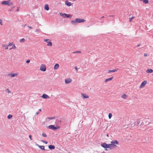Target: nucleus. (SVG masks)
Here are the masks:
<instances>
[{"label": "nucleus", "mask_w": 153, "mask_h": 153, "mask_svg": "<svg viewBox=\"0 0 153 153\" xmlns=\"http://www.w3.org/2000/svg\"><path fill=\"white\" fill-rule=\"evenodd\" d=\"M144 56H147V54L146 53H144Z\"/></svg>", "instance_id": "45"}, {"label": "nucleus", "mask_w": 153, "mask_h": 153, "mask_svg": "<svg viewBox=\"0 0 153 153\" xmlns=\"http://www.w3.org/2000/svg\"><path fill=\"white\" fill-rule=\"evenodd\" d=\"M19 8H18V7H17V9L16 10V11H19Z\"/></svg>", "instance_id": "52"}, {"label": "nucleus", "mask_w": 153, "mask_h": 153, "mask_svg": "<svg viewBox=\"0 0 153 153\" xmlns=\"http://www.w3.org/2000/svg\"><path fill=\"white\" fill-rule=\"evenodd\" d=\"M101 146L104 148L105 150H108L107 149L108 148V144L105 143H104L101 144Z\"/></svg>", "instance_id": "4"}, {"label": "nucleus", "mask_w": 153, "mask_h": 153, "mask_svg": "<svg viewBox=\"0 0 153 153\" xmlns=\"http://www.w3.org/2000/svg\"><path fill=\"white\" fill-rule=\"evenodd\" d=\"M13 8V7L12 8V9L11 10H12V9Z\"/></svg>", "instance_id": "56"}, {"label": "nucleus", "mask_w": 153, "mask_h": 153, "mask_svg": "<svg viewBox=\"0 0 153 153\" xmlns=\"http://www.w3.org/2000/svg\"><path fill=\"white\" fill-rule=\"evenodd\" d=\"M36 145L42 150H45L44 146H40L37 144H36Z\"/></svg>", "instance_id": "15"}, {"label": "nucleus", "mask_w": 153, "mask_h": 153, "mask_svg": "<svg viewBox=\"0 0 153 153\" xmlns=\"http://www.w3.org/2000/svg\"><path fill=\"white\" fill-rule=\"evenodd\" d=\"M146 72L148 73H151L153 72V70L151 69H148L146 71Z\"/></svg>", "instance_id": "20"}, {"label": "nucleus", "mask_w": 153, "mask_h": 153, "mask_svg": "<svg viewBox=\"0 0 153 153\" xmlns=\"http://www.w3.org/2000/svg\"><path fill=\"white\" fill-rule=\"evenodd\" d=\"M18 74L17 73H15L14 74H13V73H10V74H8V75L9 76H10L11 77H14L15 76H16L18 75Z\"/></svg>", "instance_id": "16"}, {"label": "nucleus", "mask_w": 153, "mask_h": 153, "mask_svg": "<svg viewBox=\"0 0 153 153\" xmlns=\"http://www.w3.org/2000/svg\"><path fill=\"white\" fill-rule=\"evenodd\" d=\"M41 97L45 99H48L50 98L49 97L48 95L45 94H43L41 96Z\"/></svg>", "instance_id": "7"}, {"label": "nucleus", "mask_w": 153, "mask_h": 153, "mask_svg": "<svg viewBox=\"0 0 153 153\" xmlns=\"http://www.w3.org/2000/svg\"><path fill=\"white\" fill-rule=\"evenodd\" d=\"M30 62V59H28L26 61V62L27 63H29Z\"/></svg>", "instance_id": "40"}, {"label": "nucleus", "mask_w": 153, "mask_h": 153, "mask_svg": "<svg viewBox=\"0 0 153 153\" xmlns=\"http://www.w3.org/2000/svg\"><path fill=\"white\" fill-rule=\"evenodd\" d=\"M71 80L70 78L66 79L65 80V82L66 84H68L71 82Z\"/></svg>", "instance_id": "12"}, {"label": "nucleus", "mask_w": 153, "mask_h": 153, "mask_svg": "<svg viewBox=\"0 0 153 153\" xmlns=\"http://www.w3.org/2000/svg\"><path fill=\"white\" fill-rule=\"evenodd\" d=\"M8 2V1H4L1 2V4L3 5H7Z\"/></svg>", "instance_id": "23"}, {"label": "nucleus", "mask_w": 153, "mask_h": 153, "mask_svg": "<svg viewBox=\"0 0 153 153\" xmlns=\"http://www.w3.org/2000/svg\"><path fill=\"white\" fill-rule=\"evenodd\" d=\"M13 45V42L12 43H9V45L7 46H6V45L4 44H2V46L3 47H6V48H5V49H8V47L9 46H11L12 45Z\"/></svg>", "instance_id": "5"}, {"label": "nucleus", "mask_w": 153, "mask_h": 153, "mask_svg": "<svg viewBox=\"0 0 153 153\" xmlns=\"http://www.w3.org/2000/svg\"><path fill=\"white\" fill-rule=\"evenodd\" d=\"M13 117V115L11 114H9L7 116V118L8 119H10L11 118Z\"/></svg>", "instance_id": "28"}, {"label": "nucleus", "mask_w": 153, "mask_h": 153, "mask_svg": "<svg viewBox=\"0 0 153 153\" xmlns=\"http://www.w3.org/2000/svg\"><path fill=\"white\" fill-rule=\"evenodd\" d=\"M36 32H37V31H39V30L38 29H36V31H35Z\"/></svg>", "instance_id": "49"}, {"label": "nucleus", "mask_w": 153, "mask_h": 153, "mask_svg": "<svg viewBox=\"0 0 153 153\" xmlns=\"http://www.w3.org/2000/svg\"><path fill=\"white\" fill-rule=\"evenodd\" d=\"M48 44L47 46H52V44L51 42L50 41L47 42Z\"/></svg>", "instance_id": "24"}, {"label": "nucleus", "mask_w": 153, "mask_h": 153, "mask_svg": "<svg viewBox=\"0 0 153 153\" xmlns=\"http://www.w3.org/2000/svg\"><path fill=\"white\" fill-rule=\"evenodd\" d=\"M108 118L109 119H110L112 117V114L111 113H110L108 114Z\"/></svg>", "instance_id": "31"}, {"label": "nucleus", "mask_w": 153, "mask_h": 153, "mask_svg": "<svg viewBox=\"0 0 153 153\" xmlns=\"http://www.w3.org/2000/svg\"><path fill=\"white\" fill-rule=\"evenodd\" d=\"M62 121L58 120H56L55 123L57 125H60Z\"/></svg>", "instance_id": "19"}, {"label": "nucleus", "mask_w": 153, "mask_h": 153, "mask_svg": "<svg viewBox=\"0 0 153 153\" xmlns=\"http://www.w3.org/2000/svg\"><path fill=\"white\" fill-rule=\"evenodd\" d=\"M101 18H104V16H102V17H101Z\"/></svg>", "instance_id": "55"}, {"label": "nucleus", "mask_w": 153, "mask_h": 153, "mask_svg": "<svg viewBox=\"0 0 153 153\" xmlns=\"http://www.w3.org/2000/svg\"><path fill=\"white\" fill-rule=\"evenodd\" d=\"M65 16L64 17V18H71L72 17V15L70 14H67L65 13L64 14Z\"/></svg>", "instance_id": "11"}, {"label": "nucleus", "mask_w": 153, "mask_h": 153, "mask_svg": "<svg viewBox=\"0 0 153 153\" xmlns=\"http://www.w3.org/2000/svg\"><path fill=\"white\" fill-rule=\"evenodd\" d=\"M143 2L146 4H148L149 3L148 0H143Z\"/></svg>", "instance_id": "27"}, {"label": "nucleus", "mask_w": 153, "mask_h": 153, "mask_svg": "<svg viewBox=\"0 0 153 153\" xmlns=\"http://www.w3.org/2000/svg\"><path fill=\"white\" fill-rule=\"evenodd\" d=\"M13 46L11 48L9 49L10 50H11L12 49H15L16 48V46H15V45H13Z\"/></svg>", "instance_id": "29"}, {"label": "nucleus", "mask_w": 153, "mask_h": 153, "mask_svg": "<svg viewBox=\"0 0 153 153\" xmlns=\"http://www.w3.org/2000/svg\"><path fill=\"white\" fill-rule=\"evenodd\" d=\"M44 9L45 10H48L49 9V6L48 4H45L44 6Z\"/></svg>", "instance_id": "18"}, {"label": "nucleus", "mask_w": 153, "mask_h": 153, "mask_svg": "<svg viewBox=\"0 0 153 153\" xmlns=\"http://www.w3.org/2000/svg\"><path fill=\"white\" fill-rule=\"evenodd\" d=\"M27 27L30 29H31L32 28V27H31V26H27Z\"/></svg>", "instance_id": "46"}, {"label": "nucleus", "mask_w": 153, "mask_h": 153, "mask_svg": "<svg viewBox=\"0 0 153 153\" xmlns=\"http://www.w3.org/2000/svg\"><path fill=\"white\" fill-rule=\"evenodd\" d=\"M134 17H130L129 18V21L130 22H131L132 20L133 19H134Z\"/></svg>", "instance_id": "38"}, {"label": "nucleus", "mask_w": 153, "mask_h": 153, "mask_svg": "<svg viewBox=\"0 0 153 153\" xmlns=\"http://www.w3.org/2000/svg\"><path fill=\"white\" fill-rule=\"evenodd\" d=\"M48 147L49 149L51 150L55 149V146L54 145H49Z\"/></svg>", "instance_id": "14"}, {"label": "nucleus", "mask_w": 153, "mask_h": 153, "mask_svg": "<svg viewBox=\"0 0 153 153\" xmlns=\"http://www.w3.org/2000/svg\"><path fill=\"white\" fill-rule=\"evenodd\" d=\"M41 141L43 143H45L46 144H47L48 143V142L47 141H45V140H41Z\"/></svg>", "instance_id": "30"}, {"label": "nucleus", "mask_w": 153, "mask_h": 153, "mask_svg": "<svg viewBox=\"0 0 153 153\" xmlns=\"http://www.w3.org/2000/svg\"><path fill=\"white\" fill-rule=\"evenodd\" d=\"M82 97L83 99L87 98H89V96L86 94L84 93H81Z\"/></svg>", "instance_id": "9"}, {"label": "nucleus", "mask_w": 153, "mask_h": 153, "mask_svg": "<svg viewBox=\"0 0 153 153\" xmlns=\"http://www.w3.org/2000/svg\"><path fill=\"white\" fill-rule=\"evenodd\" d=\"M140 123V119L137 120V121L135 122L134 123V126H137L139 125Z\"/></svg>", "instance_id": "8"}, {"label": "nucleus", "mask_w": 153, "mask_h": 153, "mask_svg": "<svg viewBox=\"0 0 153 153\" xmlns=\"http://www.w3.org/2000/svg\"><path fill=\"white\" fill-rule=\"evenodd\" d=\"M48 127L49 128L54 131L60 128V127L59 126H55L54 125H50Z\"/></svg>", "instance_id": "2"}, {"label": "nucleus", "mask_w": 153, "mask_h": 153, "mask_svg": "<svg viewBox=\"0 0 153 153\" xmlns=\"http://www.w3.org/2000/svg\"><path fill=\"white\" fill-rule=\"evenodd\" d=\"M13 4V3L11 2H10L9 1H8V4H7V5H8V6H10L12 5Z\"/></svg>", "instance_id": "33"}, {"label": "nucleus", "mask_w": 153, "mask_h": 153, "mask_svg": "<svg viewBox=\"0 0 153 153\" xmlns=\"http://www.w3.org/2000/svg\"><path fill=\"white\" fill-rule=\"evenodd\" d=\"M143 123V122H142L141 123V124H140V125H142Z\"/></svg>", "instance_id": "54"}, {"label": "nucleus", "mask_w": 153, "mask_h": 153, "mask_svg": "<svg viewBox=\"0 0 153 153\" xmlns=\"http://www.w3.org/2000/svg\"><path fill=\"white\" fill-rule=\"evenodd\" d=\"M26 25H24V27H25V26H26Z\"/></svg>", "instance_id": "57"}, {"label": "nucleus", "mask_w": 153, "mask_h": 153, "mask_svg": "<svg viewBox=\"0 0 153 153\" xmlns=\"http://www.w3.org/2000/svg\"><path fill=\"white\" fill-rule=\"evenodd\" d=\"M39 111H41V109H39Z\"/></svg>", "instance_id": "53"}, {"label": "nucleus", "mask_w": 153, "mask_h": 153, "mask_svg": "<svg viewBox=\"0 0 153 153\" xmlns=\"http://www.w3.org/2000/svg\"><path fill=\"white\" fill-rule=\"evenodd\" d=\"M25 41V39L24 38H22V39H21L20 41V42H24Z\"/></svg>", "instance_id": "37"}, {"label": "nucleus", "mask_w": 153, "mask_h": 153, "mask_svg": "<svg viewBox=\"0 0 153 153\" xmlns=\"http://www.w3.org/2000/svg\"><path fill=\"white\" fill-rule=\"evenodd\" d=\"M48 118L50 120H52L55 118V117H48Z\"/></svg>", "instance_id": "35"}, {"label": "nucleus", "mask_w": 153, "mask_h": 153, "mask_svg": "<svg viewBox=\"0 0 153 153\" xmlns=\"http://www.w3.org/2000/svg\"><path fill=\"white\" fill-rule=\"evenodd\" d=\"M111 143L112 144H113L118 145L119 144V142L116 140H114L112 141L111 142Z\"/></svg>", "instance_id": "13"}, {"label": "nucleus", "mask_w": 153, "mask_h": 153, "mask_svg": "<svg viewBox=\"0 0 153 153\" xmlns=\"http://www.w3.org/2000/svg\"><path fill=\"white\" fill-rule=\"evenodd\" d=\"M4 48H6V47H4Z\"/></svg>", "instance_id": "58"}, {"label": "nucleus", "mask_w": 153, "mask_h": 153, "mask_svg": "<svg viewBox=\"0 0 153 153\" xmlns=\"http://www.w3.org/2000/svg\"><path fill=\"white\" fill-rule=\"evenodd\" d=\"M0 24L1 25H2V20L1 19H0Z\"/></svg>", "instance_id": "41"}, {"label": "nucleus", "mask_w": 153, "mask_h": 153, "mask_svg": "<svg viewBox=\"0 0 153 153\" xmlns=\"http://www.w3.org/2000/svg\"><path fill=\"white\" fill-rule=\"evenodd\" d=\"M74 68H75V69L76 70H78V68H77V67L75 66V67H74Z\"/></svg>", "instance_id": "47"}, {"label": "nucleus", "mask_w": 153, "mask_h": 153, "mask_svg": "<svg viewBox=\"0 0 153 153\" xmlns=\"http://www.w3.org/2000/svg\"><path fill=\"white\" fill-rule=\"evenodd\" d=\"M113 78V77L112 76L111 78L107 79L105 80V82H106L108 81L111 80Z\"/></svg>", "instance_id": "21"}, {"label": "nucleus", "mask_w": 153, "mask_h": 153, "mask_svg": "<svg viewBox=\"0 0 153 153\" xmlns=\"http://www.w3.org/2000/svg\"><path fill=\"white\" fill-rule=\"evenodd\" d=\"M140 44H138L137 45V47H139L140 45Z\"/></svg>", "instance_id": "48"}, {"label": "nucleus", "mask_w": 153, "mask_h": 153, "mask_svg": "<svg viewBox=\"0 0 153 153\" xmlns=\"http://www.w3.org/2000/svg\"><path fill=\"white\" fill-rule=\"evenodd\" d=\"M42 135L43 137H46L47 136L46 134L45 133H42Z\"/></svg>", "instance_id": "36"}, {"label": "nucleus", "mask_w": 153, "mask_h": 153, "mask_svg": "<svg viewBox=\"0 0 153 153\" xmlns=\"http://www.w3.org/2000/svg\"><path fill=\"white\" fill-rule=\"evenodd\" d=\"M86 21L84 19H80L79 18H76L75 20H72L71 21V23L72 25H75L76 23H80L85 22Z\"/></svg>", "instance_id": "1"}, {"label": "nucleus", "mask_w": 153, "mask_h": 153, "mask_svg": "<svg viewBox=\"0 0 153 153\" xmlns=\"http://www.w3.org/2000/svg\"><path fill=\"white\" fill-rule=\"evenodd\" d=\"M81 53V51H74L73 52V53Z\"/></svg>", "instance_id": "32"}, {"label": "nucleus", "mask_w": 153, "mask_h": 153, "mask_svg": "<svg viewBox=\"0 0 153 153\" xmlns=\"http://www.w3.org/2000/svg\"><path fill=\"white\" fill-rule=\"evenodd\" d=\"M49 40V39H45L44 41L45 42H48V41Z\"/></svg>", "instance_id": "42"}, {"label": "nucleus", "mask_w": 153, "mask_h": 153, "mask_svg": "<svg viewBox=\"0 0 153 153\" xmlns=\"http://www.w3.org/2000/svg\"><path fill=\"white\" fill-rule=\"evenodd\" d=\"M147 83V81L146 80L143 81L141 83L140 85V88H141L144 87Z\"/></svg>", "instance_id": "6"}, {"label": "nucleus", "mask_w": 153, "mask_h": 153, "mask_svg": "<svg viewBox=\"0 0 153 153\" xmlns=\"http://www.w3.org/2000/svg\"><path fill=\"white\" fill-rule=\"evenodd\" d=\"M65 4L68 6L69 7L72 5V4L71 2H69L68 0H67L65 1Z\"/></svg>", "instance_id": "10"}, {"label": "nucleus", "mask_w": 153, "mask_h": 153, "mask_svg": "<svg viewBox=\"0 0 153 153\" xmlns=\"http://www.w3.org/2000/svg\"><path fill=\"white\" fill-rule=\"evenodd\" d=\"M59 67V65L57 63H56L54 65V70H56V69H57Z\"/></svg>", "instance_id": "22"}, {"label": "nucleus", "mask_w": 153, "mask_h": 153, "mask_svg": "<svg viewBox=\"0 0 153 153\" xmlns=\"http://www.w3.org/2000/svg\"><path fill=\"white\" fill-rule=\"evenodd\" d=\"M39 114V112H37L36 113V115H38V114Z\"/></svg>", "instance_id": "50"}, {"label": "nucleus", "mask_w": 153, "mask_h": 153, "mask_svg": "<svg viewBox=\"0 0 153 153\" xmlns=\"http://www.w3.org/2000/svg\"><path fill=\"white\" fill-rule=\"evenodd\" d=\"M121 97L124 99H126L127 97V96L124 94Z\"/></svg>", "instance_id": "26"}, {"label": "nucleus", "mask_w": 153, "mask_h": 153, "mask_svg": "<svg viewBox=\"0 0 153 153\" xmlns=\"http://www.w3.org/2000/svg\"><path fill=\"white\" fill-rule=\"evenodd\" d=\"M29 137L30 139V140H32V136L31 135H29Z\"/></svg>", "instance_id": "43"}, {"label": "nucleus", "mask_w": 153, "mask_h": 153, "mask_svg": "<svg viewBox=\"0 0 153 153\" xmlns=\"http://www.w3.org/2000/svg\"><path fill=\"white\" fill-rule=\"evenodd\" d=\"M112 143L108 144V149H112Z\"/></svg>", "instance_id": "25"}, {"label": "nucleus", "mask_w": 153, "mask_h": 153, "mask_svg": "<svg viewBox=\"0 0 153 153\" xmlns=\"http://www.w3.org/2000/svg\"><path fill=\"white\" fill-rule=\"evenodd\" d=\"M106 136L107 137H109V134H106Z\"/></svg>", "instance_id": "51"}, {"label": "nucleus", "mask_w": 153, "mask_h": 153, "mask_svg": "<svg viewBox=\"0 0 153 153\" xmlns=\"http://www.w3.org/2000/svg\"><path fill=\"white\" fill-rule=\"evenodd\" d=\"M65 14V13H60V15L62 17H63V18H64V16H65L64 14Z\"/></svg>", "instance_id": "34"}, {"label": "nucleus", "mask_w": 153, "mask_h": 153, "mask_svg": "<svg viewBox=\"0 0 153 153\" xmlns=\"http://www.w3.org/2000/svg\"><path fill=\"white\" fill-rule=\"evenodd\" d=\"M119 69H114L113 70H108V73H110V72H116V71H117Z\"/></svg>", "instance_id": "17"}, {"label": "nucleus", "mask_w": 153, "mask_h": 153, "mask_svg": "<svg viewBox=\"0 0 153 153\" xmlns=\"http://www.w3.org/2000/svg\"><path fill=\"white\" fill-rule=\"evenodd\" d=\"M40 69L41 71L45 72L46 70V66L45 65L42 64L40 67Z\"/></svg>", "instance_id": "3"}, {"label": "nucleus", "mask_w": 153, "mask_h": 153, "mask_svg": "<svg viewBox=\"0 0 153 153\" xmlns=\"http://www.w3.org/2000/svg\"><path fill=\"white\" fill-rule=\"evenodd\" d=\"M7 90L8 91V93H10V91H9V90L8 88L7 89Z\"/></svg>", "instance_id": "44"}, {"label": "nucleus", "mask_w": 153, "mask_h": 153, "mask_svg": "<svg viewBox=\"0 0 153 153\" xmlns=\"http://www.w3.org/2000/svg\"><path fill=\"white\" fill-rule=\"evenodd\" d=\"M117 147V146L116 145V144H112V148H116Z\"/></svg>", "instance_id": "39"}]
</instances>
